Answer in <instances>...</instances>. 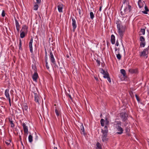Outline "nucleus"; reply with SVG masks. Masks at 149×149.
Listing matches in <instances>:
<instances>
[{
    "mask_svg": "<svg viewBox=\"0 0 149 149\" xmlns=\"http://www.w3.org/2000/svg\"><path fill=\"white\" fill-rule=\"evenodd\" d=\"M118 59L120 60V59L121 58V55L120 54H118L117 55H116Z\"/></svg>",
    "mask_w": 149,
    "mask_h": 149,
    "instance_id": "obj_35",
    "label": "nucleus"
},
{
    "mask_svg": "<svg viewBox=\"0 0 149 149\" xmlns=\"http://www.w3.org/2000/svg\"><path fill=\"white\" fill-rule=\"evenodd\" d=\"M127 125H128V123H125L124 124V126H127Z\"/></svg>",
    "mask_w": 149,
    "mask_h": 149,
    "instance_id": "obj_48",
    "label": "nucleus"
},
{
    "mask_svg": "<svg viewBox=\"0 0 149 149\" xmlns=\"http://www.w3.org/2000/svg\"><path fill=\"white\" fill-rule=\"evenodd\" d=\"M27 31V28L26 26H24L20 31V37H24Z\"/></svg>",
    "mask_w": 149,
    "mask_h": 149,
    "instance_id": "obj_4",
    "label": "nucleus"
},
{
    "mask_svg": "<svg viewBox=\"0 0 149 149\" xmlns=\"http://www.w3.org/2000/svg\"><path fill=\"white\" fill-rule=\"evenodd\" d=\"M106 78L107 79L108 81H109V82H110V83L111 82V80L110 78H109V76L108 77H107V78Z\"/></svg>",
    "mask_w": 149,
    "mask_h": 149,
    "instance_id": "obj_41",
    "label": "nucleus"
},
{
    "mask_svg": "<svg viewBox=\"0 0 149 149\" xmlns=\"http://www.w3.org/2000/svg\"><path fill=\"white\" fill-rule=\"evenodd\" d=\"M119 45V43L118 42H116V45L117 46H118Z\"/></svg>",
    "mask_w": 149,
    "mask_h": 149,
    "instance_id": "obj_44",
    "label": "nucleus"
},
{
    "mask_svg": "<svg viewBox=\"0 0 149 149\" xmlns=\"http://www.w3.org/2000/svg\"><path fill=\"white\" fill-rule=\"evenodd\" d=\"M9 122L10 124V126L11 127H13L14 126V125L13 123V121L11 119H9Z\"/></svg>",
    "mask_w": 149,
    "mask_h": 149,
    "instance_id": "obj_27",
    "label": "nucleus"
},
{
    "mask_svg": "<svg viewBox=\"0 0 149 149\" xmlns=\"http://www.w3.org/2000/svg\"><path fill=\"white\" fill-rule=\"evenodd\" d=\"M147 36L149 37V35H148V36Z\"/></svg>",
    "mask_w": 149,
    "mask_h": 149,
    "instance_id": "obj_59",
    "label": "nucleus"
},
{
    "mask_svg": "<svg viewBox=\"0 0 149 149\" xmlns=\"http://www.w3.org/2000/svg\"><path fill=\"white\" fill-rule=\"evenodd\" d=\"M117 29L120 36L121 37L123 36L125 29V26H122L119 22L117 23Z\"/></svg>",
    "mask_w": 149,
    "mask_h": 149,
    "instance_id": "obj_2",
    "label": "nucleus"
},
{
    "mask_svg": "<svg viewBox=\"0 0 149 149\" xmlns=\"http://www.w3.org/2000/svg\"><path fill=\"white\" fill-rule=\"evenodd\" d=\"M120 72L124 76L125 75V71L124 69H122L120 70Z\"/></svg>",
    "mask_w": 149,
    "mask_h": 149,
    "instance_id": "obj_28",
    "label": "nucleus"
},
{
    "mask_svg": "<svg viewBox=\"0 0 149 149\" xmlns=\"http://www.w3.org/2000/svg\"><path fill=\"white\" fill-rule=\"evenodd\" d=\"M100 73L102 74L103 75L105 74L107 72H105L104 70L102 69H100Z\"/></svg>",
    "mask_w": 149,
    "mask_h": 149,
    "instance_id": "obj_30",
    "label": "nucleus"
},
{
    "mask_svg": "<svg viewBox=\"0 0 149 149\" xmlns=\"http://www.w3.org/2000/svg\"><path fill=\"white\" fill-rule=\"evenodd\" d=\"M19 41V49H20V48L21 47V44H22V43H21L22 41H21V40L20 39Z\"/></svg>",
    "mask_w": 149,
    "mask_h": 149,
    "instance_id": "obj_37",
    "label": "nucleus"
},
{
    "mask_svg": "<svg viewBox=\"0 0 149 149\" xmlns=\"http://www.w3.org/2000/svg\"><path fill=\"white\" fill-rule=\"evenodd\" d=\"M46 67L48 69L49 68V67L48 65V62L47 61H46Z\"/></svg>",
    "mask_w": 149,
    "mask_h": 149,
    "instance_id": "obj_39",
    "label": "nucleus"
},
{
    "mask_svg": "<svg viewBox=\"0 0 149 149\" xmlns=\"http://www.w3.org/2000/svg\"><path fill=\"white\" fill-rule=\"evenodd\" d=\"M124 0V2H125L126 0Z\"/></svg>",
    "mask_w": 149,
    "mask_h": 149,
    "instance_id": "obj_58",
    "label": "nucleus"
},
{
    "mask_svg": "<svg viewBox=\"0 0 149 149\" xmlns=\"http://www.w3.org/2000/svg\"><path fill=\"white\" fill-rule=\"evenodd\" d=\"M111 37H115L113 35H112L111 36Z\"/></svg>",
    "mask_w": 149,
    "mask_h": 149,
    "instance_id": "obj_50",
    "label": "nucleus"
},
{
    "mask_svg": "<svg viewBox=\"0 0 149 149\" xmlns=\"http://www.w3.org/2000/svg\"><path fill=\"white\" fill-rule=\"evenodd\" d=\"M97 62V63L99 64H100V61L98 60H97V61H96Z\"/></svg>",
    "mask_w": 149,
    "mask_h": 149,
    "instance_id": "obj_47",
    "label": "nucleus"
},
{
    "mask_svg": "<svg viewBox=\"0 0 149 149\" xmlns=\"http://www.w3.org/2000/svg\"><path fill=\"white\" fill-rule=\"evenodd\" d=\"M78 127L80 129L81 134H83L84 135L85 134V133L84 131V127L83 125V124L81 123H79Z\"/></svg>",
    "mask_w": 149,
    "mask_h": 149,
    "instance_id": "obj_5",
    "label": "nucleus"
},
{
    "mask_svg": "<svg viewBox=\"0 0 149 149\" xmlns=\"http://www.w3.org/2000/svg\"><path fill=\"white\" fill-rule=\"evenodd\" d=\"M111 41L112 44H114L115 42V38H111Z\"/></svg>",
    "mask_w": 149,
    "mask_h": 149,
    "instance_id": "obj_31",
    "label": "nucleus"
},
{
    "mask_svg": "<svg viewBox=\"0 0 149 149\" xmlns=\"http://www.w3.org/2000/svg\"><path fill=\"white\" fill-rule=\"evenodd\" d=\"M22 125L23 128L24 132L25 133V134L27 135L28 134V127L26 126V124L24 123H23L22 124Z\"/></svg>",
    "mask_w": 149,
    "mask_h": 149,
    "instance_id": "obj_10",
    "label": "nucleus"
},
{
    "mask_svg": "<svg viewBox=\"0 0 149 149\" xmlns=\"http://www.w3.org/2000/svg\"><path fill=\"white\" fill-rule=\"evenodd\" d=\"M38 77V74L36 73H35L32 76V78L33 80L35 81H36Z\"/></svg>",
    "mask_w": 149,
    "mask_h": 149,
    "instance_id": "obj_17",
    "label": "nucleus"
},
{
    "mask_svg": "<svg viewBox=\"0 0 149 149\" xmlns=\"http://www.w3.org/2000/svg\"><path fill=\"white\" fill-rule=\"evenodd\" d=\"M55 113L57 116H59V113H58V111L57 109L55 110Z\"/></svg>",
    "mask_w": 149,
    "mask_h": 149,
    "instance_id": "obj_36",
    "label": "nucleus"
},
{
    "mask_svg": "<svg viewBox=\"0 0 149 149\" xmlns=\"http://www.w3.org/2000/svg\"><path fill=\"white\" fill-rule=\"evenodd\" d=\"M10 140L6 141H5L7 145H8L10 144Z\"/></svg>",
    "mask_w": 149,
    "mask_h": 149,
    "instance_id": "obj_38",
    "label": "nucleus"
},
{
    "mask_svg": "<svg viewBox=\"0 0 149 149\" xmlns=\"http://www.w3.org/2000/svg\"><path fill=\"white\" fill-rule=\"evenodd\" d=\"M121 122L118 121L115 122L114 123V125H116V127L117 130L118 131V132H117L116 133L118 134H121L123 132V129L122 128L120 127V126L121 125Z\"/></svg>",
    "mask_w": 149,
    "mask_h": 149,
    "instance_id": "obj_3",
    "label": "nucleus"
},
{
    "mask_svg": "<svg viewBox=\"0 0 149 149\" xmlns=\"http://www.w3.org/2000/svg\"><path fill=\"white\" fill-rule=\"evenodd\" d=\"M15 25H16V26L17 29V30H18L19 29V23L18 22L17 20H16L15 18Z\"/></svg>",
    "mask_w": 149,
    "mask_h": 149,
    "instance_id": "obj_21",
    "label": "nucleus"
},
{
    "mask_svg": "<svg viewBox=\"0 0 149 149\" xmlns=\"http://www.w3.org/2000/svg\"><path fill=\"white\" fill-rule=\"evenodd\" d=\"M102 6H101L100 7V9H99V11H101V9H102Z\"/></svg>",
    "mask_w": 149,
    "mask_h": 149,
    "instance_id": "obj_45",
    "label": "nucleus"
},
{
    "mask_svg": "<svg viewBox=\"0 0 149 149\" xmlns=\"http://www.w3.org/2000/svg\"><path fill=\"white\" fill-rule=\"evenodd\" d=\"M76 26L75 24V28H76Z\"/></svg>",
    "mask_w": 149,
    "mask_h": 149,
    "instance_id": "obj_55",
    "label": "nucleus"
},
{
    "mask_svg": "<svg viewBox=\"0 0 149 149\" xmlns=\"http://www.w3.org/2000/svg\"><path fill=\"white\" fill-rule=\"evenodd\" d=\"M107 136V134L102 133V140L103 142H105L107 141L108 138Z\"/></svg>",
    "mask_w": 149,
    "mask_h": 149,
    "instance_id": "obj_12",
    "label": "nucleus"
},
{
    "mask_svg": "<svg viewBox=\"0 0 149 149\" xmlns=\"http://www.w3.org/2000/svg\"><path fill=\"white\" fill-rule=\"evenodd\" d=\"M50 38H49V40H50Z\"/></svg>",
    "mask_w": 149,
    "mask_h": 149,
    "instance_id": "obj_62",
    "label": "nucleus"
},
{
    "mask_svg": "<svg viewBox=\"0 0 149 149\" xmlns=\"http://www.w3.org/2000/svg\"><path fill=\"white\" fill-rule=\"evenodd\" d=\"M109 75L108 73L107 72L104 75L103 77L104 78H106L109 77Z\"/></svg>",
    "mask_w": 149,
    "mask_h": 149,
    "instance_id": "obj_33",
    "label": "nucleus"
},
{
    "mask_svg": "<svg viewBox=\"0 0 149 149\" xmlns=\"http://www.w3.org/2000/svg\"><path fill=\"white\" fill-rule=\"evenodd\" d=\"M100 123L101 125L104 126V123H105L106 125H108L109 123V121L107 119H106L105 121L104 119H102L100 120Z\"/></svg>",
    "mask_w": 149,
    "mask_h": 149,
    "instance_id": "obj_9",
    "label": "nucleus"
},
{
    "mask_svg": "<svg viewBox=\"0 0 149 149\" xmlns=\"http://www.w3.org/2000/svg\"><path fill=\"white\" fill-rule=\"evenodd\" d=\"M54 149H57V148L56 147H54Z\"/></svg>",
    "mask_w": 149,
    "mask_h": 149,
    "instance_id": "obj_52",
    "label": "nucleus"
},
{
    "mask_svg": "<svg viewBox=\"0 0 149 149\" xmlns=\"http://www.w3.org/2000/svg\"><path fill=\"white\" fill-rule=\"evenodd\" d=\"M115 51L116 52V51H117V50H118V49L116 47H115Z\"/></svg>",
    "mask_w": 149,
    "mask_h": 149,
    "instance_id": "obj_49",
    "label": "nucleus"
},
{
    "mask_svg": "<svg viewBox=\"0 0 149 149\" xmlns=\"http://www.w3.org/2000/svg\"><path fill=\"white\" fill-rule=\"evenodd\" d=\"M34 100L36 102L39 104H40V102H39V100L40 99V97L39 95L36 93H34Z\"/></svg>",
    "mask_w": 149,
    "mask_h": 149,
    "instance_id": "obj_8",
    "label": "nucleus"
},
{
    "mask_svg": "<svg viewBox=\"0 0 149 149\" xmlns=\"http://www.w3.org/2000/svg\"><path fill=\"white\" fill-rule=\"evenodd\" d=\"M60 69H63V68H61Z\"/></svg>",
    "mask_w": 149,
    "mask_h": 149,
    "instance_id": "obj_60",
    "label": "nucleus"
},
{
    "mask_svg": "<svg viewBox=\"0 0 149 149\" xmlns=\"http://www.w3.org/2000/svg\"><path fill=\"white\" fill-rule=\"evenodd\" d=\"M147 32L148 33V30H147Z\"/></svg>",
    "mask_w": 149,
    "mask_h": 149,
    "instance_id": "obj_61",
    "label": "nucleus"
},
{
    "mask_svg": "<svg viewBox=\"0 0 149 149\" xmlns=\"http://www.w3.org/2000/svg\"><path fill=\"white\" fill-rule=\"evenodd\" d=\"M144 1L142 2L141 0H139L138 2V5L140 8H141L143 6V5L145 4Z\"/></svg>",
    "mask_w": 149,
    "mask_h": 149,
    "instance_id": "obj_16",
    "label": "nucleus"
},
{
    "mask_svg": "<svg viewBox=\"0 0 149 149\" xmlns=\"http://www.w3.org/2000/svg\"><path fill=\"white\" fill-rule=\"evenodd\" d=\"M28 139L29 141L31 143L33 141V137L31 135H29L28 137Z\"/></svg>",
    "mask_w": 149,
    "mask_h": 149,
    "instance_id": "obj_25",
    "label": "nucleus"
},
{
    "mask_svg": "<svg viewBox=\"0 0 149 149\" xmlns=\"http://www.w3.org/2000/svg\"><path fill=\"white\" fill-rule=\"evenodd\" d=\"M125 17H123V20H124V21H125V20H126V19H125Z\"/></svg>",
    "mask_w": 149,
    "mask_h": 149,
    "instance_id": "obj_51",
    "label": "nucleus"
},
{
    "mask_svg": "<svg viewBox=\"0 0 149 149\" xmlns=\"http://www.w3.org/2000/svg\"><path fill=\"white\" fill-rule=\"evenodd\" d=\"M131 6L129 5H128L127 3L126 2H123L121 9L120 14L121 15L126 14H128L131 11Z\"/></svg>",
    "mask_w": 149,
    "mask_h": 149,
    "instance_id": "obj_1",
    "label": "nucleus"
},
{
    "mask_svg": "<svg viewBox=\"0 0 149 149\" xmlns=\"http://www.w3.org/2000/svg\"><path fill=\"white\" fill-rule=\"evenodd\" d=\"M136 98L137 99V101H139V98L138 97V96H137V95H136Z\"/></svg>",
    "mask_w": 149,
    "mask_h": 149,
    "instance_id": "obj_46",
    "label": "nucleus"
},
{
    "mask_svg": "<svg viewBox=\"0 0 149 149\" xmlns=\"http://www.w3.org/2000/svg\"><path fill=\"white\" fill-rule=\"evenodd\" d=\"M148 53V49L146 48L143 51L140 52V55L141 56H144L147 55Z\"/></svg>",
    "mask_w": 149,
    "mask_h": 149,
    "instance_id": "obj_6",
    "label": "nucleus"
},
{
    "mask_svg": "<svg viewBox=\"0 0 149 149\" xmlns=\"http://www.w3.org/2000/svg\"><path fill=\"white\" fill-rule=\"evenodd\" d=\"M63 8V5L62 4H60L58 6V10L59 12H62Z\"/></svg>",
    "mask_w": 149,
    "mask_h": 149,
    "instance_id": "obj_18",
    "label": "nucleus"
},
{
    "mask_svg": "<svg viewBox=\"0 0 149 149\" xmlns=\"http://www.w3.org/2000/svg\"><path fill=\"white\" fill-rule=\"evenodd\" d=\"M129 15H126V16L127 17V16H129Z\"/></svg>",
    "mask_w": 149,
    "mask_h": 149,
    "instance_id": "obj_53",
    "label": "nucleus"
},
{
    "mask_svg": "<svg viewBox=\"0 0 149 149\" xmlns=\"http://www.w3.org/2000/svg\"><path fill=\"white\" fill-rule=\"evenodd\" d=\"M1 15L3 17L5 16V13L4 11V10H3L2 13Z\"/></svg>",
    "mask_w": 149,
    "mask_h": 149,
    "instance_id": "obj_40",
    "label": "nucleus"
},
{
    "mask_svg": "<svg viewBox=\"0 0 149 149\" xmlns=\"http://www.w3.org/2000/svg\"><path fill=\"white\" fill-rule=\"evenodd\" d=\"M70 98L71 99V96H70Z\"/></svg>",
    "mask_w": 149,
    "mask_h": 149,
    "instance_id": "obj_56",
    "label": "nucleus"
},
{
    "mask_svg": "<svg viewBox=\"0 0 149 149\" xmlns=\"http://www.w3.org/2000/svg\"><path fill=\"white\" fill-rule=\"evenodd\" d=\"M126 131H128V130H126Z\"/></svg>",
    "mask_w": 149,
    "mask_h": 149,
    "instance_id": "obj_63",
    "label": "nucleus"
},
{
    "mask_svg": "<svg viewBox=\"0 0 149 149\" xmlns=\"http://www.w3.org/2000/svg\"><path fill=\"white\" fill-rule=\"evenodd\" d=\"M79 15H81V13L82 12V11L79 9Z\"/></svg>",
    "mask_w": 149,
    "mask_h": 149,
    "instance_id": "obj_43",
    "label": "nucleus"
},
{
    "mask_svg": "<svg viewBox=\"0 0 149 149\" xmlns=\"http://www.w3.org/2000/svg\"><path fill=\"white\" fill-rule=\"evenodd\" d=\"M140 40L141 41L140 44L141 47H144L146 44L144 38H140Z\"/></svg>",
    "mask_w": 149,
    "mask_h": 149,
    "instance_id": "obj_11",
    "label": "nucleus"
},
{
    "mask_svg": "<svg viewBox=\"0 0 149 149\" xmlns=\"http://www.w3.org/2000/svg\"><path fill=\"white\" fill-rule=\"evenodd\" d=\"M90 16L91 19H93L94 17V15L92 12H91L90 13Z\"/></svg>",
    "mask_w": 149,
    "mask_h": 149,
    "instance_id": "obj_32",
    "label": "nucleus"
},
{
    "mask_svg": "<svg viewBox=\"0 0 149 149\" xmlns=\"http://www.w3.org/2000/svg\"><path fill=\"white\" fill-rule=\"evenodd\" d=\"M72 25L73 27V31H74V19L72 18Z\"/></svg>",
    "mask_w": 149,
    "mask_h": 149,
    "instance_id": "obj_26",
    "label": "nucleus"
},
{
    "mask_svg": "<svg viewBox=\"0 0 149 149\" xmlns=\"http://www.w3.org/2000/svg\"><path fill=\"white\" fill-rule=\"evenodd\" d=\"M121 116L124 121H125L127 119V114L125 113H122L120 114Z\"/></svg>",
    "mask_w": 149,
    "mask_h": 149,
    "instance_id": "obj_13",
    "label": "nucleus"
},
{
    "mask_svg": "<svg viewBox=\"0 0 149 149\" xmlns=\"http://www.w3.org/2000/svg\"><path fill=\"white\" fill-rule=\"evenodd\" d=\"M145 11H142V12L143 13H144L145 14H147L148 13L147 12L149 10H148V9L147 7V6L146 5H145Z\"/></svg>",
    "mask_w": 149,
    "mask_h": 149,
    "instance_id": "obj_24",
    "label": "nucleus"
},
{
    "mask_svg": "<svg viewBox=\"0 0 149 149\" xmlns=\"http://www.w3.org/2000/svg\"><path fill=\"white\" fill-rule=\"evenodd\" d=\"M50 59L51 61V62L54 64H55V59L54 58L53 55L52 54V52H50Z\"/></svg>",
    "mask_w": 149,
    "mask_h": 149,
    "instance_id": "obj_14",
    "label": "nucleus"
},
{
    "mask_svg": "<svg viewBox=\"0 0 149 149\" xmlns=\"http://www.w3.org/2000/svg\"><path fill=\"white\" fill-rule=\"evenodd\" d=\"M38 5H35L34 6V10H37L38 9Z\"/></svg>",
    "mask_w": 149,
    "mask_h": 149,
    "instance_id": "obj_34",
    "label": "nucleus"
},
{
    "mask_svg": "<svg viewBox=\"0 0 149 149\" xmlns=\"http://www.w3.org/2000/svg\"><path fill=\"white\" fill-rule=\"evenodd\" d=\"M9 90L8 89H6L5 91V95L7 98L8 99L10 105V95L9 93Z\"/></svg>",
    "mask_w": 149,
    "mask_h": 149,
    "instance_id": "obj_7",
    "label": "nucleus"
},
{
    "mask_svg": "<svg viewBox=\"0 0 149 149\" xmlns=\"http://www.w3.org/2000/svg\"><path fill=\"white\" fill-rule=\"evenodd\" d=\"M136 70H135L131 69L129 70V72H130L132 73H136Z\"/></svg>",
    "mask_w": 149,
    "mask_h": 149,
    "instance_id": "obj_29",
    "label": "nucleus"
},
{
    "mask_svg": "<svg viewBox=\"0 0 149 149\" xmlns=\"http://www.w3.org/2000/svg\"><path fill=\"white\" fill-rule=\"evenodd\" d=\"M145 33V30L144 29H141L140 31L139 32V35H144Z\"/></svg>",
    "mask_w": 149,
    "mask_h": 149,
    "instance_id": "obj_23",
    "label": "nucleus"
},
{
    "mask_svg": "<svg viewBox=\"0 0 149 149\" xmlns=\"http://www.w3.org/2000/svg\"><path fill=\"white\" fill-rule=\"evenodd\" d=\"M96 149H102L101 146L98 142H97L96 143Z\"/></svg>",
    "mask_w": 149,
    "mask_h": 149,
    "instance_id": "obj_22",
    "label": "nucleus"
},
{
    "mask_svg": "<svg viewBox=\"0 0 149 149\" xmlns=\"http://www.w3.org/2000/svg\"><path fill=\"white\" fill-rule=\"evenodd\" d=\"M22 108L24 112V111H26L28 109V107L27 104L26 103L24 104L22 107Z\"/></svg>",
    "mask_w": 149,
    "mask_h": 149,
    "instance_id": "obj_20",
    "label": "nucleus"
},
{
    "mask_svg": "<svg viewBox=\"0 0 149 149\" xmlns=\"http://www.w3.org/2000/svg\"><path fill=\"white\" fill-rule=\"evenodd\" d=\"M116 42H118V39L116 41Z\"/></svg>",
    "mask_w": 149,
    "mask_h": 149,
    "instance_id": "obj_54",
    "label": "nucleus"
},
{
    "mask_svg": "<svg viewBox=\"0 0 149 149\" xmlns=\"http://www.w3.org/2000/svg\"><path fill=\"white\" fill-rule=\"evenodd\" d=\"M102 133L107 134L108 132V130L107 125H105L103 129L102 130Z\"/></svg>",
    "mask_w": 149,
    "mask_h": 149,
    "instance_id": "obj_15",
    "label": "nucleus"
},
{
    "mask_svg": "<svg viewBox=\"0 0 149 149\" xmlns=\"http://www.w3.org/2000/svg\"><path fill=\"white\" fill-rule=\"evenodd\" d=\"M36 3H40L41 1V0H36Z\"/></svg>",
    "mask_w": 149,
    "mask_h": 149,
    "instance_id": "obj_42",
    "label": "nucleus"
},
{
    "mask_svg": "<svg viewBox=\"0 0 149 149\" xmlns=\"http://www.w3.org/2000/svg\"><path fill=\"white\" fill-rule=\"evenodd\" d=\"M33 39L31 38L29 42V46L30 49V52H32V43H33Z\"/></svg>",
    "mask_w": 149,
    "mask_h": 149,
    "instance_id": "obj_19",
    "label": "nucleus"
},
{
    "mask_svg": "<svg viewBox=\"0 0 149 149\" xmlns=\"http://www.w3.org/2000/svg\"><path fill=\"white\" fill-rule=\"evenodd\" d=\"M140 37L142 38V37H143V36H140Z\"/></svg>",
    "mask_w": 149,
    "mask_h": 149,
    "instance_id": "obj_57",
    "label": "nucleus"
}]
</instances>
